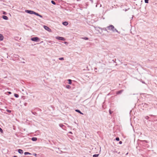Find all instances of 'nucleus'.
<instances>
[{"label": "nucleus", "mask_w": 157, "mask_h": 157, "mask_svg": "<svg viewBox=\"0 0 157 157\" xmlns=\"http://www.w3.org/2000/svg\"><path fill=\"white\" fill-rule=\"evenodd\" d=\"M106 28L108 30L112 31L113 32H116L119 33H120L114 27L113 25H110L109 26L106 27Z\"/></svg>", "instance_id": "nucleus-1"}, {"label": "nucleus", "mask_w": 157, "mask_h": 157, "mask_svg": "<svg viewBox=\"0 0 157 157\" xmlns=\"http://www.w3.org/2000/svg\"><path fill=\"white\" fill-rule=\"evenodd\" d=\"M31 40L33 41H38L39 40V38L37 37H33L31 38Z\"/></svg>", "instance_id": "nucleus-2"}, {"label": "nucleus", "mask_w": 157, "mask_h": 157, "mask_svg": "<svg viewBox=\"0 0 157 157\" xmlns=\"http://www.w3.org/2000/svg\"><path fill=\"white\" fill-rule=\"evenodd\" d=\"M56 39L61 40H65V39L64 37H60V36H56Z\"/></svg>", "instance_id": "nucleus-3"}, {"label": "nucleus", "mask_w": 157, "mask_h": 157, "mask_svg": "<svg viewBox=\"0 0 157 157\" xmlns=\"http://www.w3.org/2000/svg\"><path fill=\"white\" fill-rule=\"evenodd\" d=\"M44 28L45 30L48 31V32H51V29L50 28H49L48 27L44 25Z\"/></svg>", "instance_id": "nucleus-4"}, {"label": "nucleus", "mask_w": 157, "mask_h": 157, "mask_svg": "<svg viewBox=\"0 0 157 157\" xmlns=\"http://www.w3.org/2000/svg\"><path fill=\"white\" fill-rule=\"evenodd\" d=\"M25 12L26 13H29L30 14H33L34 11L32 10H25Z\"/></svg>", "instance_id": "nucleus-5"}, {"label": "nucleus", "mask_w": 157, "mask_h": 157, "mask_svg": "<svg viewBox=\"0 0 157 157\" xmlns=\"http://www.w3.org/2000/svg\"><path fill=\"white\" fill-rule=\"evenodd\" d=\"M2 18L4 20H7L8 19V17L6 16H5V15H3L2 16Z\"/></svg>", "instance_id": "nucleus-6"}, {"label": "nucleus", "mask_w": 157, "mask_h": 157, "mask_svg": "<svg viewBox=\"0 0 157 157\" xmlns=\"http://www.w3.org/2000/svg\"><path fill=\"white\" fill-rule=\"evenodd\" d=\"M18 152L19 153L21 154H22L23 153V150L21 149H19L18 150Z\"/></svg>", "instance_id": "nucleus-7"}, {"label": "nucleus", "mask_w": 157, "mask_h": 157, "mask_svg": "<svg viewBox=\"0 0 157 157\" xmlns=\"http://www.w3.org/2000/svg\"><path fill=\"white\" fill-rule=\"evenodd\" d=\"M123 91H124V90H121L117 91V94H121Z\"/></svg>", "instance_id": "nucleus-8"}, {"label": "nucleus", "mask_w": 157, "mask_h": 157, "mask_svg": "<svg viewBox=\"0 0 157 157\" xmlns=\"http://www.w3.org/2000/svg\"><path fill=\"white\" fill-rule=\"evenodd\" d=\"M98 28L100 29H101V30H104V31H106L107 32H108L107 31V28H100V27H98Z\"/></svg>", "instance_id": "nucleus-9"}, {"label": "nucleus", "mask_w": 157, "mask_h": 157, "mask_svg": "<svg viewBox=\"0 0 157 157\" xmlns=\"http://www.w3.org/2000/svg\"><path fill=\"white\" fill-rule=\"evenodd\" d=\"M3 38L4 37L3 35L1 34H0V40H3Z\"/></svg>", "instance_id": "nucleus-10"}, {"label": "nucleus", "mask_w": 157, "mask_h": 157, "mask_svg": "<svg viewBox=\"0 0 157 157\" xmlns=\"http://www.w3.org/2000/svg\"><path fill=\"white\" fill-rule=\"evenodd\" d=\"M31 139L32 141H35L37 140V138L36 137H33Z\"/></svg>", "instance_id": "nucleus-11"}, {"label": "nucleus", "mask_w": 157, "mask_h": 157, "mask_svg": "<svg viewBox=\"0 0 157 157\" xmlns=\"http://www.w3.org/2000/svg\"><path fill=\"white\" fill-rule=\"evenodd\" d=\"M75 111L77 112H78V113H80V114H82L83 115V113L80 111L78 109H76L75 110Z\"/></svg>", "instance_id": "nucleus-12"}, {"label": "nucleus", "mask_w": 157, "mask_h": 157, "mask_svg": "<svg viewBox=\"0 0 157 157\" xmlns=\"http://www.w3.org/2000/svg\"><path fill=\"white\" fill-rule=\"evenodd\" d=\"M63 24L65 26H66L68 25V23L67 21H64L63 22Z\"/></svg>", "instance_id": "nucleus-13"}, {"label": "nucleus", "mask_w": 157, "mask_h": 157, "mask_svg": "<svg viewBox=\"0 0 157 157\" xmlns=\"http://www.w3.org/2000/svg\"><path fill=\"white\" fill-rule=\"evenodd\" d=\"M142 105H143L144 107H147L148 105L147 104L145 103H142Z\"/></svg>", "instance_id": "nucleus-14"}, {"label": "nucleus", "mask_w": 157, "mask_h": 157, "mask_svg": "<svg viewBox=\"0 0 157 157\" xmlns=\"http://www.w3.org/2000/svg\"><path fill=\"white\" fill-rule=\"evenodd\" d=\"M51 3H52V4H53V5H56V2H55V1H54V0H52V1H51Z\"/></svg>", "instance_id": "nucleus-15"}, {"label": "nucleus", "mask_w": 157, "mask_h": 157, "mask_svg": "<svg viewBox=\"0 0 157 157\" xmlns=\"http://www.w3.org/2000/svg\"><path fill=\"white\" fill-rule=\"evenodd\" d=\"M68 83L69 84H72V80L71 79H69L68 80Z\"/></svg>", "instance_id": "nucleus-16"}, {"label": "nucleus", "mask_w": 157, "mask_h": 157, "mask_svg": "<svg viewBox=\"0 0 157 157\" xmlns=\"http://www.w3.org/2000/svg\"><path fill=\"white\" fill-rule=\"evenodd\" d=\"M81 38L85 40H88V37H82Z\"/></svg>", "instance_id": "nucleus-17"}, {"label": "nucleus", "mask_w": 157, "mask_h": 157, "mask_svg": "<svg viewBox=\"0 0 157 157\" xmlns=\"http://www.w3.org/2000/svg\"><path fill=\"white\" fill-rule=\"evenodd\" d=\"M24 154L25 155H31V154L29 152H25Z\"/></svg>", "instance_id": "nucleus-18"}, {"label": "nucleus", "mask_w": 157, "mask_h": 157, "mask_svg": "<svg viewBox=\"0 0 157 157\" xmlns=\"http://www.w3.org/2000/svg\"><path fill=\"white\" fill-rule=\"evenodd\" d=\"M66 87L67 88V89H70L71 88V86H70V85H67L66 86Z\"/></svg>", "instance_id": "nucleus-19"}, {"label": "nucleus", "mask_w": 157, "mask_h": 157, "mask_svg": "<svg viewBox=\"0 0 157 157\" xmlns=\"http://www.w3.org/2000/svg\"><path fill=\"white\" fill-rule=\"evenodd\" d=\"M14 96L16 97V98H17L19 97V95L17 94H14Z\"/></svg>", "instance_id": "nucleus-20"}, {"label": "nucleus", "mask_w": 157, "mask_h": 157, "mask_svg": "<svg viewBox=\"0 0 157 157\" xmlns=\"http://www.w3.org/2000/svg\"><path fill=\"white\" fill-rule=\"evenodd\" d=\"M99 154H94L93 155V157H98Z\"/></svg>", "instance_id": "nucleus-21"}, {"label": "nucleus", "mask_w": 157, "mask_h": 157, "mask_svg": "<svg viewBox=\"0 0 157 157\" xmlns=\"http://www.w3.org/2000/svg\"><path fill=\"white\" fill-rule=\"evenodd\" d=\"M59 126H60V127H61L62 128H63V127L64 126L63 124H59Z\"/></svg>", "instance_id": "nucleus-22"}, {"label": "nucleus", "mask_w": 157, "mask_h": 157, "mask_svg": "<svg viewBox=\"0 0 157 157\" xmlns=\"http://www.w3.org/2000/svg\"><path fill=\"white\" fill-rule=\"evenodd\" d=\"M59 60H64V58L63 57L59 58Z\"/></svg>", "instance_id": "nucleus-23"}, {"label": "nucleus", "mask_w": 157, "mask_h": 157, "mask_svg": "<svg viewBox=\"0 0 157 157\" xmlns=\"http://www.w3.org/2000/svg\"><path fill=\"white\" fill-rule=\"evenodd\" d=\"M33 14L38 16L39 15V14L38 13L35 12H33Z\"/></svg>", "instance_id": "nucleus-24"}, {"label": "nucleus", "mask_w": 157, "mask_h": 157, "mask_svg": "<svg viewBox=\"0 0 157 157\" xmlns=\"http://www.w3.org/2000/svg\"><path fill=\"white\" fill-rule=\"evenodd\" d=\"M119 138L118 137H116V140H117V141H119Z\"/></svg>", "instance_id": "nucleus-25"}, {"label": "nucleus", "mask_w": 157, "mask_h": 157, "mask_svg": "<svg viewBox=\"0 0 157 157\" xmlns=\"http://www.w3.org/2000/svg\"><path fill=\"white\" fill-rule=\"evenodd\" d=\"M0 132L2 133H3V131L2 129L0 127Z\"/></svg>", "instance_id": "nucleus-26"}, {"label": "nucleus", "mask_w": 157, "mask_h": 157, "mask_svg": "<svg viewBox=\"0 0 157 157\" xmlns=\"http://www.w3.org/2000/svg\"><path fill=\"white\" fill-rule=\"evenodd\" d=\"M145 2L146 3H148V0H144Z\"/></svg>", "instance_id": "nucleus-27"}, {"label": "nucleus", "mask_w": 157, "mask_h": 157, "mask_svg": "<svg viewBox=\"0 0 157 157\" xmlns=\"http://www.w3.org/2000/svg\"><path fill=\"white\" fill-rule=\"evenodd\" d=\"M6 13L5 12L3 11V14L5 15H6Z\"/></svg>", "instance_id": "nucleus-28"}, {"label": "nucleus", "mask_w": 157, "mask_h": 157, "mask_svg": "<svg viewBox=\"0 0 157 157\" xmlns=\"http://www.w3.org/2000/svg\"><path fill=\"white\" fill-rule=\"evenodd\" d=\"M6 111L9 112V113H11V111L10 110H6Z\"/></svg>", "instance_id": "nucleus-29"}, {"label": "nucleus", "mask_w": 157, "mask_h": 157, "mask_svg": "<svg viewBox=\"0 0 157 157\" xmlns=\"http://www.w3.org/2000/svg\"><path fill=\"white\" fill-rule=\"evenodd\" d=\"M140 82H141L142 83H145V82H144L143 81H142V79H141L140 80Z\"/></svg>", "instance_id": "nucleus-30"}, {"label": "nucleus", "mask_w": 157, "mask_h": 157, "mask_svg": "<svg viewBox=\"0 0 157 157\" xmlns=\"http://www.w3.org/2000/svg\"><path fill=\"white\" fill-rule=\"evenodd\" d=\"M149 118V117L148 116H146V117H145V118L146 119H148Z\"/></svg>", "instance_id": "nucleus-31"}, {"label": "nucleus", "mask_w": 157, "mask_h": 157, "mask_svg": "<svg viewBox=\"0 0 157 157\" xmlns=\"http://www.w3.org/2000/svg\"><path fill=\"white\" fill-rule=\"evenodd\" d=\"M122 141H120L119 142V144H122Z\"/></svg>", "instance_id": "nucleus-32"}, {"label": "nucleus", "mask_w": 157, "mask_h": 157, "mask_svg": "<svg viewBox=\"0 0 157 157\" xmlns=\"http://www.w3.org/2000/svg\"><path fill=\"white\" fill-rule=\"evenodd\" d=\"M109 113H110V114H111L112 113V112H111V110H109Z\"/></svg>", "instance_id": "nucleus-33"}, {"label": "nucleus", "mask_w": 157, "mask_h": 157, "mask_svg": "<svg viewBox=\"0 0 157 157\" xmlns=\"http://www.w3.org/2000/svg\"><path fill=\"white\" fill-rule=\"evenodd\" d=\"M39 16V17H42V16L41 15H40L39 14V16Z\"/></svg>", "instance_id": "nucleus-34"}, {"label": "nucleus", "mask_w": 157, "mask_h": 157, "mask_svg": "<svg viewBox=\"0 0 157 157\" xmlns=\"http://www.w3.org/2000/svg\"><path fill=\"white\" fill-rule=\"evenodd\" d=\"M32 113L34 115H35V114H36V113L32 112Z\"/></svg>", "instance_id": "nucleus-35"}, {"label": "nucleus", "mask_w": 157, "mask_h": 157, "mask_svg": "<svg viewBox=\"0 0 157 157\" xmlns=\"http://www.w3.org/2000/svg\"><path fill=\"white\" fill-rule=\"evenodd\" d=\"M52 42V41H48V42H49V43H51Z\"/></svg>", "instance_id": "nucleus-36"}, {"label": "nucleus", "mask_w": 157, "mask_h": 157, "mask_svg": "<svg viewBox=\"0 0 157 157\" xmlns=\"http://www.w3.org/2000/svg\"><path fill=\"white\" fill-rule=\"evenodd\" d=\"M13 157H17V156L16 155H14Z\"/></svg>", "instance_id": "nucleus-37"}, {"label": "nucleus", "mask_w": 157, "mask_h": 157, "mask_svg": "<svg viewBox=\"0 0 157 157\" xmlns=\"http://www.w3.org/2000/svg\"><path fill=\"white\" fill-rule=\"evenodd\" d=\"M67 42H64V43L65 44H67Z\"/></svg>", "instance_id": "nucleus-38"}, {"label": "nucleus", "mask_w": 157, "mask_h": 157, "mask_svg": "<svg viewBox=\"0 0 157 157\" xmlns=\"http://www.w3.org/2000/svg\"><path fill=\"white\" fill-rule=\"evenodd\" d=\"M22 63H25V62H22Z\"/></svg>", "instance_id": "nucleus-39"}, {"label": "nucleus", "mask_w": 157, "mask_h": 157, "mask_svg": "<svg viewBox=\"0 0 157 157\" xmlns=\"http://www.w3.org/2000/svg\"><path fill=\"white\" fill-rule=\"evenodd\" d=\"M9 93L10 94H11V92H9Z\"/></svg>", "instance_id": "nucleus-40"}, {"label": "nucleus", "mask_w": 157, "mask_h": 157, "mask_svg": "<svg viewBox=\"0 0 157 157\" xmlns=\"http://www.w3.org/2000/svg\"><path fill=\"white\" fill-rule=\"evenodd\" d=\"M69 133H72V132H69Z\"/></svg>", "instance_id": "nucleus-41"}, {"label": "nucleus", "mask_w": 157, "mask_h": 157, "mask_svg": "<svg viewBox=\"0 0 157 157\" xmlns=\"http://www.w3.org/2000/svg\"><path fill=\"white\" fill-rule=\"evenodd\" d=\"M150 115V116H153V115Z\"/></svg>", "instance_id": "nucleus-42"}, {"label": "nucleus", "mask_w": 157, "mask_h": 157, "mask_svg": "<svg viewBox=\"0 0 157 157\" xmlns=\"http://www.w3.org/2000/svg\"><path fill=\"white\" fill-rule=\"evenodd\" d=\"M36 155V154H35V155Z\"/></svg>", "instance_id": "nucleus-43"}]
</instances>
